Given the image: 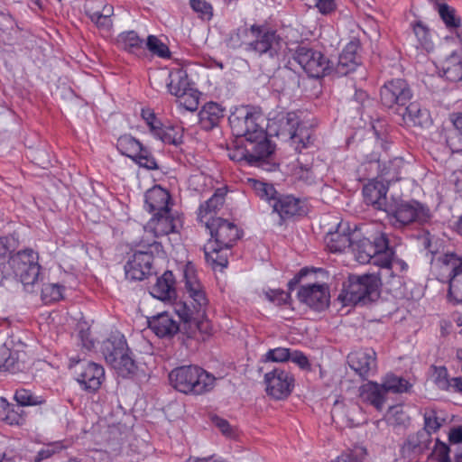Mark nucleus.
<instances>
[{"mask_svg":"<svg viewBox=\"0 0 462 462\" xmlns=\"http://www.w3.org/2000/svg\"><path fill=\"white\" fill-rule=\"evenodd\" d=\"M178 223H180L179 217H175L171 210L169 209L168 213H154L144 227V230L147 235H152L154 239L155 237L176 232Z\"/></svg>","mask_w":462,"mask_h":462,"instance_id":"17","label":"nucleus"},{"mask_svg":"<svg viewBox=\"0 0 462 462\" xmlns=\"http://www.w3.org/2000/svg\"><path fill=\"white\" fill-rule=\"evenodd\" d=\"M145 205L147 211L154 213H168L171 209V195L169 191L161 186L155 185L145 192Z\"/></svg>","mask_w":462,"mask_h":462,"instance_id":"22","label":"nucleus"},{"mask_svg":"<svg viewBox=\"0 0 462 462\" xmlns=\"http://www.w3.org/2000/svg\"><path fill=\"white\" fill-rule=\"evenodd\" d=\"M448 439L451 443L462 442V426L451 429L448 434Z\"/></svg>","mask_w":462,"mask_h":462,"instance_id":"64","label":"nucleus"},{"mask_svg":"<svg viewBox=\"0 0 462 462\" xmlns=\"http://www.w3.org/2000/svg\"><path fill=\"white\" fill-rule=\"evenodd\" d=\"M171 385L185 394L199 395L211 391L215 377L198 365H182L169 374Z\"/></svg>","mask_w":462,"mask_h":462,"instance_id":"3","label":"nucleus"},{"mask_svg":"<svg viewBox=\"0 0 462 462\" xmlns=\"http://www.w3.org/2000/svg\"><path fill=\"white\" fill-rule=\"evenodd\" d=\"M385 212L390 225L395 229H403L412 224L423 225L431 218L430 208L414 199L390 204Z\"/></svg>","mask_w":462,"mask_h":462,"instance_id":"5","label":"nucleus"},{"mask_svg":"<svg viewBox=\"0 0 462 462\" xmlns=\"http://www.w3.org/2000/svg\"><path fill=\"white\" fill-rule=\"evenodd\" d=\"M60 448H61V446L60 443H54V444L49 445L46 448L41 449L37 453V455L34 458V461L41 462L44 459H47V458L51 457L53 454H55L58 451V449H60Z\"/></svg>","mask_w":462,"mask_h":462,"instance_id":"61","label":"nucleus"},{"mask_svg":"<svg viewBox=\"0 0 462 462\" xmlns=\"http://www.w3.org/2000/svg\"><path fill=\"white\" fill-rule=\"evenodd\" d=\"M64 287L57 283H45L42 288V300L45 304H50L62 299Z\"/></svg>","mask_w":462,"mask_h":462,"instance_id":"46","label":"nucleus"},{"mask_svg":"<svg viewBox=\"0 0 462 462\" xmlns=\"http://www.w3.org/2000/svg\"><path fill=\"white\" fill-rule=\"evenodd\" d=\"M156 138L164 143L177 146L183 142V128L179 125H165Z\"/></svg>","mask_w":462,"mask_h":462,"instance_id":"42","label":"nucleus"},{"mask_svg":"<svg viewBox=\"0 0 462 462\" xmlns=\"http://www.w3.org/2000/svg\"><path fill=\"white\" fill-rule=\"evenodd\" d=\"M205 226L209 231L215 244L232 248L240 238L238 227L222 217H210L205 220Z\"/></svg>","mask_w":462,"mask_h":462,"instance_id":"13","label":"nucleus"},{"mask_svg":"<svg viewBox=\"0 0 462 462\" xmlns=\"http://www.w3.org/2000/svg\"><path fill=\"white\" fill-rule=\"evenodd\" d=\"M385 392L382 383L368 381L359 388V396L364 402H367L377 411H382L386 401Z\"/></svg>","mask_w":462,"mask_h":462,"instance_id":"26","label":"nucleus"},{"mask_svg":"<svg viewBox=\"0 0 462 462\" xmlns=\"http://www.w3.org/2000/svg\"><path fill=\"white\" fill-rule=\"evenodd\" d=\"M434 382L441 390L450 389V379L448 378V370L445 366H434Z\"/></svg>","mask_w":462,"mask_h":462,"instance_id":"56","label":"nucleus"},{"mask_svg":"<svg viewBox=\"0 0 462 462\" xmlns=\"http://www.w3.org/2000/svg\"><path fill=\"white\" fill-rule=\"evenodd\" d=\"M182 98L180 104L189 111H195L199 106V96L196 91L192 89L187 93L186 96L180 97Z\"/></svg>","mask_w":462,"mask_h":462,"instance_id":"60","label":"nucleus"},{"mask_svg":"<svg viewBox=\"0 0 462 462\" xmlns=\"http://www.w3.org/2000/svg\"><path fill=\"white\" fill-rule=\"evenodd\" d=\"M388 186L382 181H369L363 188V195L365 202L373 206L376 209L385 211L390 204L387 203L386 194Z\"/></svg>","mask_w":462,"mask_h":462,"instance_id":"24","label":"nucleus"},{"mask_svg":"<svg viewBox=\"0 0 462 462\" xmlns=\"http://www.w3.org/2000/svg\"><path fill=\"white\" fill-rule=\"evenodd\" d=\"M24 356V353L11 351L9 349L6 358L3 360L2 371H8L12 374L23 371L26 368Z\"/></svg>","mask_w":462,"mask_h":462,"instance_id":"38","label":"nucleus"},{"mask_svg":"<svg viewBox=\"0 0 462 462\" xmlns=\"http://www.w3.org/2000/svg\"><path fill=\"white\" fill-rule=\"evenodd\" d=\"M291 139L295 145V150L300 152L302 149L308 148L313 143V132L310 128L300 125L298 126L297 131L293 132Z\"/></svg>","mask_w":462,"mask_h":462,"instance_id":"43","label":"nucleus"},{"mask_svg":"<svg viewBox=\"0 0 462 462\" xmlns=\"http://www.w3.org/2000/svg\"><path fill=\"white\" fill-rule=\"evenodd\" d=\"M183 279L185 289L189 302L179 301L175 303V312L182 321L180 326L167 312L158 314L148 319V328L159 337H171L178 332L182 336L181 341L185 343L184 335L187 338H192L196 331L202 334H210L211 324L206 319V307L208 300L200 284L194 264L187 263L183 269Z\"/></svg>","mask_w":462,"mask_h":462,"instance_id":"1","label":"nucleus"},{"mask_svg":"<svg viewBox=\"0 0 462 462\" xmlns=\"http://www.w3.org/2000/svg\"><path fill=\"white\" fill-rule=\"evenodd\" d=\"M69 367H74V374L81 389L89 393L97 392L105 379L104 367L90 361H74L70 359Z\"/></svg>","mask_w":462,"mask_h":462,"instance_id":"12","label":"nucleus"},{"mask_svg":"<svg viewBox=\"0 0 462 462\" xmlns=\"http://www.w3.org/2000/svg\"><path fill=\"white\" fill-rule=\"evenodd\" d=\"M274 150L275 144L239 139L227 147V155L230 160L241 165L256 166L266 171H273L276 164L271 163L270 159L274 153Z\"/></svg>","mask_w":462,"mask_h":462,"instance_id":"4","label":"nucleus"},{"mask_svg":"<svg viewBox=\"0 0 462 462\" xmlns=\"http://www.w3.org/2000/svg\"><path fill=\"white\" fill-rule=\"evenodd\" d=\"M343 300L351 304L374 300L379 296V280L372 274L349 277L342 291Z\"/></svg>","mask_w":462,"mask_h":462,"instance_id":"8","label":"nucleus"},{"mask_svg":"<svg viewBox=\"0 0 462 462\" xmlns=\"http://www.w3.org/2000/svg\"><path fill=\"white\" fill-rule=\"evenodd\" d=\"M281 131L287 133L291 138L294 131L298 130V126H300L297 115L294 112H289L285 115H282L280 119Z\"/></svg>","mask_w":462,"mask_h":462,"instance_id":"52","label":"nucleus"},{"mask_svg":"<svg viewBox=\"0 0 462 462\" xmlns=\"http://www.w3.org/2000/svg\"><path fill=\"white\" fill-rule=\"evenodd\" d=\"M447 144L449 147L450 151L454 152H462V133L454 130L449 132L447 136Z\"/></svg>","mask_w":462,"mask_h":462,"instance_id":"58","label":"nucleus"},{"mask_svg":"<svg viewBox=\"0 0 462 462\" xmlns=\"http://www.w3.org/2000/svg\"><path fill=\"white\" fill-rule=\"evenodd\" d=\"M442 76L451 82L462 81V55L453 52L441 62Z\"/></svg>","mask_w":462,"mask_h":462,"instance_id":"34","label":"nucleus"},{"mask_svg":"<svg viewBox=\"0 0 462 462\" xmlns=\"http://www.w3.org/2000/svg\"><path fill=\"white\" fill-rule=\"evenodd\" d=\"M230 249L209 241L204 246L205 259L213 269L217 267L226 268L228 264V251Z\"/></svg>","mask_w":462,"mask_h":462,"instance_id":"30","label":"nucleus"},{"mask_svg":"<svg viewBox=\"0 0 462 462\" xmlns=\"http://www.w3.org/2000/svg\"><path fill=\"white\" fill-rule=\"evenodd\" d=\"M372 245L376 251V263L383 267L381 276H387L391 274V268L393 263L394 252L389 246V239L386 234L380 233L372 241Z\"/></svg>","mask_w":462,"mask_h":462,"instance_id":"20","label":"nucleus"},{"mask_svg":"<svg viewBox=\"0 0 462 462\" xmlns=\"http://www.w3.org/2000/svg\"><path fill=\"white\" fill-rule=\"evenodd\" d=\"M448 297L454 303L462 302V272L452 274L448 279Z\"/></svg>","mask_w":462,"mask_h":462,"instance_id":"49","label":"nucleus"},{"mask_svg":"<svg viewBox=\"0 0 462 462\" xmlns=\"http://www.w3.org/2000/svg\"><path fill=\"white\" fill-rule=\"evenodd\" d=\"M424 418V427L420 430H425L431 436L432 433L437 432L442 423L439 417H437L436 411L431 410L428 411L423 415Z\"/></svg>","mask_w":462,"mask_h":462,"instance_id":"55","label":"nucleus"},{"mask_svg":"<svg viewBox=\"0 0 462 462\" xmlns=\"http://www.w3.org/2000/svg\"><path fill=\"white\" fill-rule=\"evenodd\" d=\"M292 58L310 77L320 78L333 71V62L307 45H298Z\"/></svg>","mask_w":462,"mask_h":462,"instance_id":"9","label":"nucleus"},{"mask_svg":"<svg viewBox=\"0 0 462 462\" xmlns=\"http://www.w3.org/2000/svg\"><path fill=\"white\" fill-rule=\"evenodd\" d=\"M294 364L298 365L301 369H310V364L307 356L300 351L291 352L290 359Z\"/></svg>","mask_w":462,"mask_h":462,"instance_id":"62","label":"nucleus"},{"mask_svg":"<svg viewBox=\"0 0 462 462\" xmlns=\"http://www.w3.org/2000/svg\"><path fill=\"white\" fill-rule=\"evenodd\" d=\"M449 452V447L437 439L433 449L428 458L430 460H436L437 462H451Z\"/></svg>","mask_w":462,"mask_h":462,"instance_id":"53","label":"nucleus"},{"mask_svg":"<svg viewBox=\"0 0 462 462\" xmlns=\"http://www.w3.org/2000/svg\"><path fill=\"white\" fill-rule=\"evenodd\" d=\"M14 399L22 406H35L45 402L43 397L33 395L31 391L26 389L16 390Z\"/></svg>","mask_w":462,"mask_h":462,"instance_id":"47","label":"nucleus"},{"mask_svg":"<svg viewBox=\"0 0 462 462\" xmlns=\"http://www.w3.org/2000/svg\"><path fill=\"white\" fill-rule=\"evenodd\" d=\"M135 250L128 256L125 265V276L132 281H143L152 273L154 254H162V245L155 239H142Z\"/></svg>","mask_w":462,"mask_h":462,"instance_id":"6","label":"nucleus"},{"mask_svg":"<svg viewBox=\"0 0 462 462\" xmlns=\"http://www.w3.org/2000/svg\"><path fill=\"white\" fill-rule=\"evenodd\" d=\"M266 393L276 400L287 398L294 386L291 374L281 368H275L265 374Z\"/></svg>","mask_w":462,"mask_h":462,"instance_id":"14","label":"nucleus"},{"mask_svg":"<svg viewBox=\"0 0 462 462\" xmlns=\"http://www.w3.org/2000/svg\"><path fill=\"white\" fill-rule=\"evenodd\" d=\"M352 247L359 263H365L374 259V263H376V251L372 245V241L368 238L359 240Z\"/></svg>","mask_w":462,"mask_h":462,"instance_id":"39","label":"nucleus"},{"mask_svg":"<svg viewBox=\"0 0 462 462\" xmlns=\"http://www.w3.org/2000/svg\"><path fill=\"white\" fill-rule=\"evenodd\" d=\"M86 14L89 19L99 28L108 31L112 27L111 15L114 8L112 5H104L100 4L96 9L89 7L88 4L85 5Z\"/></svg>","mask_w":462,"mask_h":462,"instance_id":"33","label":"nucleus"},{"mask_svg":"<svg viewBox=\"0 0 462 462\" xmlns=\"http://www.w3.org/2000/svg\"><path fill=\"white\" fill-rule=\"evenodd\" d=\"M233 134L237 138L273 144L267 137L264 116L250 106L236 108L228 117Z\"/></svg>","mask_w":462,"mask_h":462,"instance_id":"2","label":"nucleus"},{"mask_svg":"<svg viewBox=\"0 0 462 462\" xmlns=\"http://www.w3.org/2000/svg\"><path fill=\"white\" fill-rule=\"evenodd\" d=\"M141 142L130 134H124L117 139L116 148L121 154L134 161L138 154Z\"/></svg>","mask_w":462,"mask_h":462,"instance_id":"41","label":"nucleus"},{"mask_svg":"<svg viewBox=\"0 0 462 462\" xmlns=\"http://www.w3.org/2000/svg\"><path fill=\"white\" fill-rule=\"evenodd\" d=\"M38 259V254L32 249H25L13 254L8 263L21 282L24 285H30L34 284L40 274Z\"/></svg>","mask_w":462,"mask_h":462,"instance_id":"10","label":"nucleus"},{"mask_svg":"<svg viewBox=\"0 0 462 462\" xmlns=\"http://www.w3.org/2000/svg\"><path fill=\"white\" fill-rule=\"evenodd\" d=\"M249 181L252 183V188L255 194L262 199L268 201L272 206L279 194L273 185L257 180H249Z\"/></svg>","mask_w":462,"mask_h":462,"instance_id":"44","label":"nucleus"},{"mask_svg":"<svg viewBox=\"0 0 462 462\" xmlns=\"http://www.w3.org/2000/svg\"><path fill=\"white\" fill-rule=\"evenodd\" d=\"M146 47L153 55L160 58H169L171 55L168 46L154 35L148 36Z\"/></svg>","mask_w":462,"mask_h":462,"instance_id":"50","label":"nucleus"},{"mask_svg":"<svg viewBox=\"0 0 462 462\" xmlns=\"http://www.w3.org/2000/svg\"><path fill=\"white\" fill-rule=\"evenodd\" d=\"M439 16L449 29L457 28L460 25V19L456 16L455 9L447 4H438Z\"/></svg>","mask_w":462,"mask_h":462,"instance_id":"48","label":"nucleus"},{"mask_svg":"<svg viewBox=\"0 0 462 462\" xmlns=\"http://www.w3.org/2000/svg\"><path fill=\"white\" fill-rule=\"evenodd\" d=\"M329 297L328 287L324 284L304 285L298 291L299 300L317 311L328 306Z\"/></svg>","mask_w":462,"mask_h":462,"instance_id":"16","label":"nucleus"},{"mask_svg":"<svg viewBox=\"0 0 462 462\" xmlns=\"http://www.w3.org/2000/svg\"><path fill=\"white\" fill-rule=\"evenodd\" d=\"M116 42L122 50L131 54L139 55L143 51V40L134 31L121 32L117 36Z\"/></svg>","mask_w":462,"mask_h":462,"instance_id":"35","label":"nucleus"},{"mask_svg":"<svg viewBox=\"0 0 462 462\" xmlns=\"http://www.w3.org/2000/svg\"><path fill=\"white\" fill-rule=\"evenodd\" d=\"M359 43L356 41H351L343 49L338 57L337 62L333 66V70L337 76H346L356 70L360 63V57L357 54Z\"/></svg>","mask_w":462,"mask_h":462,"instance_id":"19","label":"nucleus"},{"mask_svg":"<svg viewBox=\"0 0 462 462\" xmlns=\"http://www.w3.org/2000/svg\"><path fill=\"white\" fill-rule=\"evenodd\" d=\"M349 366L363 379L376 371V353L373 348H360L347 356Z\"/></svg>","mask_w":462,"mask_h":462,"instance_id":"15","label":"nucleus"},{"mask_svg":"<svg viewBox=\"0 0 462 462\" xmlns=\"http://www.w3.org/2000/svg\"><path fill=\"white\" fill-rule=\"evenodd\" d=\"M382 385L385 393H408L411 388V383L403 377L393 374H387L382 381Z\"/></svg>","mask_w":462,"mask_h":462,"instance_id":"37","label":"nucleus"},{"mask_svg":"<svg viewBox=\"0 0 462 462\" xmlns=\"http://www.w3.org/2000/svg\"><path fill=\"white\" fill-rule=\"evenodd\" d=\"M322 14H328L336 9L335 0H321L316 7Z\"/></svg>","mask_w":462,"mask_h":462,"instance_id":"63","label":"nucleus"},{"mask_svg":"<svg viewBox=\"0 0 462 462\" xmlns=\"http://www.w3.org/2000/svg\"><path fill=\"white\" fill-rule=\"evenodd\" d=\"M175 278L171 271H166L157 278L156 283L152 286L150 293L160 300H169L176 296Z\"/></svg>","mask_w":462,"mask_h":462,"instance_id":"28","label":"nucleus"},{"mask_svg":"<svg viewBox=\"0 0 462 462\" xmlns=\"http://www.w3.org/2000/svg\"><path fill=\"white\" fill-rule=\"evenodd\" d=\"M412 91L406 80L394 79L384 83L380 89V100L387 108L401 111L411 99Z\"/></svg>","mask_w":462,"mask_h":462,"instance_id":"11","label":"nucleus"},{"mask_svg":"<svg viewBox=\"0 0 462 462\" xmlns=\"http://www.w3.org/2000/svg\"><path fill=\"white\" fill-rule=\"evenodd\" d=\"M169 79L167 88L171 95L180 97L186 96L188 92L192 91L188 74L184 69H177L171 71Z\"/></svg>","mask_w":462,"mask_h":462,"instance_id":"31","label":"nucleus"},{"mask_svg":"<svg viewBox=\"0 0 462 462\" xmlns=\"http://www.w3.org/2000/svg\"><path fill=\"white\" fill-rule=\"evenodd\" d=\"M110 366L123 378H132L138 370L137 363L129 347L121 353L116 358V363H113Z\"/></svg>","mask_w":462,"mask_h":462,"instance_id":"32","label":"nucleus"},{"mask_svg":"<svg viewBox=\"0 0 462 462\" xmlns=\"http://www.w3.org/2000/svg\"><path fill=\"white\" fill-rule=\"evenodd\" d=\"M249 32L254 40L245 43L246 51L258 56L278 57L284 42L276 30L263 23L251 25Z\"/></svg>","mask_w":462,"mask_h":462,"instance_id":"7","label":"nucleus"},{"mask_svg":"<svg viewBox=\"0 0 462 462\" xmlns=\"http://www.w3.org/2000/svg\"><path fill=\"white\" fill-rule=\"evenodd\" d=\"M398 114L402 116L403 124L408 126L427 127L431 125L430 112L418 102H410Z\"/></svg>","mask_w":462,"mask_h":462,"instance_id":"23","label":"nucleus"},{"mask_svg":"<svg viewBox=\"0 0 462 462\" xmlns=\"http://www.w3.org/2000/svg\"><path fill=\"white\" fill-rule=\"evenodd\" d=\"M266 298L276 303L277 305H283L288 302L291 298L290 292H285L282 290H268L265 291Z\"/></svg>","mask_w":462,"mask_h":462,"instance_id":"59","label":"nucleus"},{"mask_svg":"<svg viewBox=\"0 0 462 462\" xmlns=\"http://www.w3.org/2000/svg\"><path fill=\"white\" fill-rule=\"evenodd\" d=\"M272 207L282 221L304 213V203L291 195L278 194Z\"/></svg>","mask_w":462,"mask_h":462,"instance_id":"21","label":"nucleus"},{"mask_svg":"<svg viewBox=\"0 0 462 462\" xmlns=\"http://www.w3.org/2000/svg\"><path fill=\"white\" fill-rule=\"evenodd\" d=\"M325 243L332 253H340L346 248L355 245L350 236L349 227L344 223H339L337 230L329 231L326 235Z\"/></svg>","mask_w":462,"mask_h":462,"instance_id":"25","label":"nucleus"},{"mask_svg":"<svg viewBox=\"0 0 462 462\" xmlns=\"http://www.w3.org/2000/svg\"><path fill=\"white\" fill-rule=\"evenodd\" d=\"M128 347L126 339L123 335L113 336L103 341L101 353L106 362L111 365L113 363H116L117 356Z\"/></svg>","mask_w":462,"mask_h":462,"instance_id":"29","label":"nucleus"},{"mask_svg":"<svg viewBox=\"0 0 462 462\" xmlns=\"http://www.w3.org/2000/svg\"><path fill=\"white\" fill-rule=\"evenodd\" d=\"M224 108L216 102L206 103L199 113L200 127L206 131L217 126L224 118Z\"/></svg>","mask_w":462,"mask_h":462,"instance_id":"27","label":"nucleus"},{"mask_svg":"<svg viewBox=\"0 0 462 462\" xmlns=\"http://www.w3.org/2000/svg\"><path fill=\"white\" fill-rule=\"evenodd\" d=\"M225 202V193L217 189L207 201L200 205L198 213L199 222L205 225V220L210 217H215L218 209Z\"/></svg>","mask_w":462,"mask_h":462,"instance_id":"36","label":"nucleus"},{"mask_svg":"<svg viewBox=\"0 0 462 462\" xmlns=\"http://www.w3.org/2000/svg\"><path fill=\"white\" fill-rule=\"evenodd\" d=\"M432 442L431 436L425 430H418L410 434L401 447V455L408 460L416 459L430 448Z\"/></svg>","mask_w":462,"mask_h":462,"instance_id":"18","label":"nucleus"},{"mask_svg":"<svg viewBox=\"0 0 462 462\" xmlns=\"http://www.w3.org/2000/svg\"><path fill=\"white\" fill-rule=\"evenodd\" d=\"M441 269L443 273H448V278L450 279L452 274L462 273V256L456 253L448 252L444 254L440 258Z\"/></svg>","mask_w":462,"mask_h":462,"instance_id":"40","label":"nucleus"},{"mask_svg":"<svg viewBox=\"0 0 462 462\" xmlns=\"http://www.w3.org/2000/svg\"><path fill=\"white\" fill-rule=\"evenodd\" d=\"M412 30L415 37L417 38V48H428L430 41V31L421 22H416L412 25Z\"/></svg>","mask_w":462,"mask_h":462,"instance_id":"54","label":"nucleus"},{"mask_svg":"<svg viewBox=\"0 0 462 462\" xmlns=\"http://www.w3.org/2000/svg\"><path fill=\"white\" fill-rule=\"evenodd\" d=\"M137 153L138 154L134 157L133 162L137 163L140 167L152 171L159 169L155 158L150 150L142 143H140V148L138 149Z\"/></svg>","mask_w":462,"mask_h":462,"instance_id":"45","label":"nucleus"},{"mask_svg":"<svg viewBox=\"0 0 462 462\" xmlns=\"http://www.w3.org/2000/svg\"><path fill=\"white\" fill-rule=\"evenodd\" d=\"M191 9L198 16L206 21H210L213 17V6L206 0H189Z\"/></svg>","mask_w":462,"mask_h":462,"instance_id":"51","label":"nucleus"},{"mask_svg":"<svg viewBox=\"0 0 462 462\" xmlns=\"http://www.w3.org/2000/svg\"><path fill=\"white\" fill-rule=\"evenodd\" d=\"M291 357V351L289 348L277 347L270 349L264 356L265 361L272 362H285Z\"/></svg>","mask_w":462,"mask_h":462,"instance_id":"57","label":"nucleus"}]
</instances>
